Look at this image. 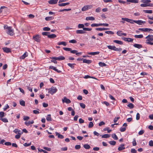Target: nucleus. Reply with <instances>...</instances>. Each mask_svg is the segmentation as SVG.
Segmentation results:
<instances>
[{
  "label": "nucleus",
  "instance_id": "27",
  "mask_svg": "<svg viewBox=\"0 0 153 153\" xmlns=\"http://www.w3.org/2000/svg\"><path fill=\"white\" fill-rule=\"evenodd\" d=\"M95 18L92 16H88L87 17V21L88 20H91L93 21L94 20Z\"/></svg>",
  "mask_w": 153,
  "mask_h": 153
},
{
  "label": "nucleus",
  "instance_id": "40",
  "mask_svg": "<svg viewBox=\"0 0 153 153\" xmlns=\"http://www.w3.org/2000/svg\"><path fill=\"white\" fill-rule=\"evenodd\" d=\"M50 33V32H45L42 33V34L43 36H48V35Z\"/></svg>",
  "mask_w": 153,
  "mask_h": 153
},
{
  "label": "nucleus",
  "instance_id": "23",
  "mask_svg": "<svg viewBox=\"0 0 153 153\" xmlns=\"http://www.w3.org/2000/svg\"><path fill=\"white\" fill-rule=\"evenodd\" d=\"M128 2H130L132 3H136L138 2V0H126Z\"/></svg>",
  "mask_w": 153,
  "mask_h": 153
},
{
  "label": "nucleus",
  "instance_id": "4",
  "mask_svg": "<svg viewBox=\"0 0 153 153\" xmlns=\"http://www.w3.org/2000/svg\"><path fill=\"white\" fill-rule=\"evenodd\" d=\"M41 36L38 34L33 36V39L37 42H40V41Z\"/></svg>",
  "mask_w": 153,
  "mask_h": 153
},
{
  "label": "nucleus",
  "instance_id": "12",
  "mask_svg": "<svg viewBox=\"0 0 153 153\" xmlns=\"http://www.w3.org/2000/svg\"><path fill=\"white\" fill-rule=\"evenodd\" d=\"M2 49L4 52L6 53H8L11 51L10 49L7 47L3 48Z\"/></svg>",
  "mask_w": 153,
  "mask_h": 153
},
{
  "label": "nucleus",
  "instance_id": "49",
  "mask_svg": "<svg viewBox=\"0 0 153 153\" xmlns=\"http://www.w3.org/2000/svg\"><path fill=\"white\" fill-rule=\"evenodd\" d=\"M4 116V113L3 111L0 112V117L1 118H2Z\"/></svg>",
  "mask_w": 153,
  "mask_h": 153
},
{
  "label": "nucleus",
  "instance_id": "60",
  "mask_svg": "<svg viewBox=\"0 0 153 153\" xmlns=\"http://www.w3.org/2000/svg\"><path fill=\"white\" fill-rule=\"evenodd\" d=\"M149 145L150 146H153V141L152 140H151L149 141Z\"/></svg>",
  "mask_w": 153,
  "mask_h": 153
},
{
  "label": "nucleus",
  "instance_id": "18",
  "mask_svg": "<svg viewBox=\"0 0 153 153\" xmlns=\"http://www.w3.org/2000/svg\"><path fill=\"white\" fill-rule=\"evenodd\" d=\"M107 46L109 49L115 51L116 47L114 46L107 45Z\"/></svg>",
  "mask_w": 153,
  "mask_h": 153
},
{
  "label": "nucleus",
  "instance_id": "31",
  "mask_svg": "<svg viewBox=\"0 0 153 153\" xmlns=\"http://www.w3.org/2000/svg\"><path fill=\"white\" fill-rule=\"evenodd\" d=\"M143 11L145 13H152V12L151 10H143Z\"/></svg>",
  "mask_w": 153,
  "mask_h": 153
},
{
  "label": "nucleus",
  "instance_id": "43",
  "mask_svg": "<svg viewBox=\"0 0 153 153\" xmlns=\"http://www.w3.org/2000/svg\"><path fill=\"white\" fill-rule=\"evenodd\" d=\"M122 30H119L117 32V35L121 36H122Z\"/></svg>",
  "mask_w": 153,
  "mask_h": 153
},
{
  "label": "nucleus",
  "instance_id": "37",
  "mask_svg": "<svg viewBox=\"0 0 153 153\" xmlns=\"http://www.w3.org/2000/svg\"><path fill=\"white\" fill-rule=\"evenodd\" d=\"M127 106L130 109H132L134 107V105L131 103H130L127 105Z\"/></svg>",
  "mask_w": 153,
  "mask_h": 153
},
{
  "label": "nucleus",
  "instance_id": "62",
  "mask_svg": "<svg viewBox=\"0 0 153 153\" xmlns=\"http://www.w3.org/2000/svg\"><path fill=\"white\" fill-rule=\"evenodd\" d=\"M38 150L39 152H43L44 153H48V152L46 151L45 150H44L43 149H38Z\"/></svg>",
  "mask_w": 153,
  "mask_h": 153
},
{
  "label": "nucleus",
  "instance_id": "51",
  "mask_svg": "<svg viewBox=\"0 0 153 153\" xmlns=\"http://www.w3.org/2000/svg\"><path fill=\"white\" fill-rule=\"evenodd\" d=\"M30 119V117L27 116H24L23 120H27Z\"/></svg>",
  "mask_w": 153,
  "mask_h": 153
},
{
  "label": "nucleus",
  "instance_id": "46",
  "mask_svg": "<svg viewBox=\"0 0 153 153\" xmlns=\"http://www.w3.org/2000/svg\"><path fill=\"white\" fill-rule=\"evenodd\" d=\"M94 126V124L92 122H89L88 125V127L89 128H92Z\"/></svg>",
  "mask_w": 153,
  "mask_h": 153
},
{
  "label": "nucleus",
  "instance_id": "53",
  "mask_svg": "<svg viewBox=\"0 0 153 153\" xmlns=\"http://www.w3.org/2000/svg\"><path fill=\"white\" fill-rule=\"evenodd\" d=\"M80 105V107L83 108H85V104L82 103H79Z\"/></svg>",
  "mask_w": 153,
  "mask_h": 153
},
{
  "label": "nucleus",
  "instance_id": "24",
  "mask_svg": "<svg viewBox=\"0 0 153 153\" xmlns=\"http://www.w3.org/2000/svg\"><path fill=\"white\" fill-rule=\"evenodd\" d=\"M70 3L69 2H67L65 3H62L59 4L58 5L60 7L65 6L66 5L69 4Z\"/></svg>",
  "mask_w": 153,
  "mask_h": 153
},
{
  "label": "nucleus",
  "instance_id": "21",
  "mask_svg": "<svg viewBox=\"0 0 153 153\" xmlns=\"http://www.w3.org/2000/svg\"><path fill=\"white\" fill-rule=\"evenodd\" d=\"M55 134L57 136L58 138L60 139H63L64 138V136L63 135L60 134L57 132H56Z\"/></svg>",
  "mask_w": 153,
  "mask_h": 153
},
{
  "label": "nucleus",
  "instance_id": "59",
  "mask_svg": "<svg viewBox=\"0 0 153 153\" xmlns=\"http://www.w3.org/2000/svg\"><path fill=\"white\" fill-rule=\"evenodd\" d=\"M84 25L82 24H79L78 25V27L79 28L84 27Z\"/></svg>",
  "mask_w": 153,
  "mask_h": 153
},
{
  "label": "nucleus",
  "instance_id": "7",
  "mask_svg": "<svg viewBox=\"0 0 153 153\" xmlns=\"http://www.w3.org/2000/svg\"><path fill=\"white\" fill-rule=\"evenodd\" d=\"M139 30L142 31L144 32H150L153 31V30L148 28H140L139 29Z\"/></svg>",
  "mask_w": 153,
  "mask_h": 153
},
{
  "label": "nucleus",
  "instance_id": "36",
  "mask_svg": "<svg viewBox=\"0 0 153 153\" xmlns=\"http://www.w3.org/2000/svg\"><path fill=\"white\" fill-rule=\"evenodd\" d=\"M91 26L92 27H98L99 26H101V25H100V24H92L91 25Z\"/></svg>",
  "mask_w": 153,
  "mask_h": 153
},
{
  "label": "nucleus",
  "instance_id": "16",
  "mask_svg": "<svg viewBox=\"0 0 153 153\" xmlns=\"http://www.w3.org/2000/svg\"><path fill=\"white\" fill-rule=\"evenodd\" d=\"M133 46L138 49H140L142 48V46L141 45L137 44H134L133 45Z\"/></svg>",
  "mask_w": 153,
  "mask_h": 153
},
{
  "label": "nucleus",
  "instance_id": "63",
  "mask_svg": "<svg viewBox=\"0 0 153 153\" xmlns=\"http://www.w3.org/2000/svg\"><path fill=\"white\" fill-rule=\"evenodd\" d=\"M120 118V117H115L114 120V122L115 123H116Z\"/></svg>",
  "mask_w": 153,
  "mask_h": 153
},
{
  "label": "nucleus",
  "instance_id": "56",
  "mask_svg": "<svg viewBox=\"0 0 153 153\" xmlns=\"http://www.w3.org/2000/svg\"><path fill=\"white\" fill-rule=\"evenodd\" d=\"M43 149L48 151H50L51 150V149L50 148H48L46 147H43Z\"/></svg>",
  "mask_w": 153,
  "mask_h": 153
},
{
  "label": "nucleus",
  "instance_id": "47",
  "mask_svg": "<svg viewBox=\"0 0 153 153\" xmlns=\"http://www.w3.org/2000/svg\"><path fill=\"white\" fill-rule=\"evenodd\" d=\"M71 10V9H65L62 10H59V12H62L64 11H68Z\"/></svg>",
  "mask_w": 153,
  "mask_h": 153
},
{
  "label": "nucleus",
  "instance_id": "8",
  "mask_svg": "<svg viewBox=\"0 0 153 153\" xmlns=\"http://www.w3.org/2000/svg\"><path fill=\"white\" fill-rule=\"evenodd\" d=\"M83 30H77L76 32L77 34H82L85 33V31H86V27H83Z\"/></svg>",
  "mask_w": 153,
  "mask_h": 153
},
{
  "label": "nucleus",
  "instance_id": "50",
  "mask_svg": "<svg viewBox=\"0 0 153 153\" xmlns=\"http://www.w3.org/2000/svg\"><path fill=\"white\" fill-rule=\"evenodd\" d=\"M109 128L108 127L104 129V131H107V132L108 133H110L111 131V130L109 129Z\"/></svg>",
  "mask_w": 153,
  "mask_h": 153
},
{
  "label": "nucleus",
  "instance_id": "25",
  "mask_svg": "<svg viewBox=\"0 0 153 153\" xmlns=\"http://www.w3.org/2000/svg\"><path fill=\"white\" fill-rule=\"evenodd\" d=\"M113 42L114 43H117V44H119L120 45H123V42L120 40H114L113 41Z\"/></svg>",
  "mask_w": 153,
  "mask_h": 153
},
{
  "label": "nucleus",
  "instance_id": "14",
  "mask_svg": "<svg viewBox=\"0 0 153 153\" xmlns=\"http://www.w3.org/2000/svg\"><path fill=\"white\" fill-rule=\"evenodd\" d=\"M13 132L16 134L18 133V134H22L23 133V132L21 130L18 129H15L13 131Z\"/></svg>",
  "mask_w": 153,
  "mask_h": 153
},
{
  "label": "nucleus",
  "instance_id": "9",
  "mask_svg": "<svg viewBox=\"0 0 153 153\" xmlns=\"http://www.w3.org/2000/svg\"><path fill=\"white\" fill-rule=\"evenodd\" d=\"M62 102L63 103L65 102L67 104L70 103L71 102V100L69 99H67L66 97H64L63 99H62Z\"/></svg>",
  "mask_w": 153,
  "mask_h": 153
},
{
  "label": "nucleus",
  "instance_id": "35",
  "mask_svg": "<svg viewBox=\"0 0 153 153\" xmlns=\"http://www.w3.org/2000/svg\"><path fill=\"white\" fill-rule=\"evenodd\" d=\"M134 37L135 38H141L143 37V36L142 34H140L139 35H135L134 36Z\"/></svg>",
  "mask_w": 153,
  "mask_h": 153
},
{
  "label": "nucleus",
  "instance_id": "42",
  "mask_svg": "<svg viewBox=\"0 0 153 153\" xmlns=\"http://www.w3.org/2000/svg\"><path fill=\"white\" fill-rule=\"evenodd\" d=\"M99 65L101 67L105 66H106V64L104 63H103L101 62H100L99 63Z\"/></svg>",
  "mask_w": 153,
  "mask_h": 153
},
{
  "label": "nucleus",
  "instance_id": "10",
  "mask_svg": "<svg viewBox=\"0 0 153 153\" xmlns=\"http://www.w3.org/2000/svg\"><path fill=\"white\" fill-rule=\"evenodd\" d=\"M77 51L76 50H72L71 49V50L70 52L71 53H75L76 54V55L77 56H79L80 55H81L82 54V53L81 52H77Z\"/></svg>",
  "mask_w": 153,
  "mask_h": 153
},
{
  "label": "nucleus",
  "instance_id": "1",
  "mask_svg": "<svg viewBox=\"0 0 153 153\" xmlns=\"http://www.w3.org/2000/svg\"><path fill=\"white\" fill-rule=\"evenodd\" d=\"M4 29L7 34L11 36L14 34V30L13 29H12L11 27H8L6 25L4 26Z\"/></svg>",
  "mask_w": 153,
  "mask_h": 153
},
{
  "label": "nucleus",
  "instance_id": "11",
  "mask_svg": "<svg viewBox=\"0 0 153 153\" xmlns=\"http://www.w3.org/2000/svg\"><path fill=\"white\" fill-rule=\"evenodd\" d=\"M125 144H120L118 148V150L119 151H121L125 149V148L124 147Z\"/></svg>",
  "mask_w": 153,
  "mask_h": 153
},
{
  "label": "nucleus",
  "instance_id": "61",
  "mask_svg": "<svg viewBox=\"0 0 153 153\" xmlns=\"http://www.w3.org/2000/svg\"><path fill=\"white\" fill-rule=\"evenodd\" d=\"M69 42L73 43H75L76 42V41L75 39H72L70 40L69 41Z\"/></svg>",
  "mask_w": 153,
  "mask_h": 153
},
{
  "label": "nucleus",
  "instance_id": "58",
  "mask_svg": "<svg viewBox=\"0 0 153 153\" xmlns=\"http://www.w3.org/2000/svg\"><path fill=\"white\" fill-rule=\"evenodd\" d=\"M140 118V115L139 113H137L136 116V119L137 120H139Z\"/></svg>",
  "mask_w": 153,
  "mask_h": 153
},
{
  "label": "nucleus",
  "instance_id": "20",
  "mask_svg": "<svg viewBox=\"0 0 153 153\" xmlns=\"http://www.w3.org/2000/svg\"><path fill=\"white\" fill-rule=\"evenodd\" d=\"M27 53L26 52L22 56H20V59H24L26 57H27Z\"/></svg>",
  "mask_w": 153,
  "mask_h": 153
},
{
  "label": "nucleus",
  "instance_id": "45",
  "mask_svg": "<svg viewBox=\"0 0 153 153\" xmlns=\"http://www.w3.org/2000/svg\"><path fill=\"white\" fill-rule=\"evenodd\" d=\"M105 33L108 34H110L111 35H113L114 34L113 32L111 31H105Z\"/></svg>",
  "mask_w": 153,
  "mask_h": 153
},
{
  "label": "nucleus",
  "instance_id": "15",
  "mask_svg": "<svg viewBox=\"0 0 153 153\" xmlns=\"http://www.w3.org/2000/svg\"><path fill=\"white\" fill-rule=\"evenodd\" d=\"M58 0H50L48 1V3L51 4H53L57 3Z\"/></svg>",
  "mask_w": 153,
  "mask_h": 153
},
{
  "label": "nucleus",
  "instance_id": "55",
  "mask_svg": "<svg viewBox=\"0 0 153 153\" xmlns=\"http://www.w3.org/2000/svg\"><path fill=\"white\" fill-rule=\"evenodd\" d=\"M9 108V106L8 105V104H7L6 106H5V107L3 108V110L4 111H6L7 109Z\"/></svg>",
  "mask_w": 153,
  "mask_h": 153
},
{
  "label": "nucleus",
  "instance_id": "39",
  "mask_svg": "<svg viewBox=\"0 0 153 153\" xmlns=\"http://www.w3.org/2000/svg\"><path fill=\"white\" fill-rule=\"evenodd\" d=\"M0 120L4 123L8 122V120L6 118H0Z\"/></svg>",
  "mask_w": 153,
  "mask_h": 153
},
{
  "label": "nucleus",
  "instance_id": "5",
  "mask_svg": "<svg viewBox=\"0 0 153 153\" xmlns=\"http://www.w3.org/2000/svg\"><path fill=\"white\" fill-rule=\"evenodd\" d=\"M51 59H54L55 60H57L59 61H60L61 60H64L65 59V57L62 56H60L59 57H50V58Z\"/></svg>",
  "mask_w": 153,
  "mask_h": 153
},
{
  "label": "nucleus",
  "instance_id": "57",
  "mask_svg": "<svg viewBox=\"0 0 153 153\" xmlns=\"http://www.w3.org/2000/svg\"><path fill=\"white\" fill-rule=\"evenodd\" d=\"M63 50H65L66 51H71V48H63Z\"/></svg>",
  "mask_w": 153,
  "mask_h": 153
},
{
  "label": "nucleus",
  "instance_id": "28",
  "mask_svg": "<svg viewBox=\"0 0 153 153\" xmlns=\"http://www.w3.org/2000/svg\"><path fill=\"white\" fill-rule=\"evenodd\" d=\"M141 2L145 4H149V3L151 2L150 0H142Z\"/></svg>",
  "mask_w": 153,
  "mask_h": 153
},
{
  "label": "nucleus",
  "instance_id": "38",
  "mask_svg": "<svg viewBox=\"0 0 153 153\" xmlns=\"http://www.w3.org/2000/svg\"><path fill=\"white\" fill-rule=\"evenodd\" d=\"M142 21L141 20H136L135 21V23H136L139 25H142Z\"/></svg>",
  "mask_w": 153,
  "mask_h": 153
},
{
  "label": "nucleus",
  "instance_id": "34",
  "mask_svg": "<svg viewBox=\"0 0 153 153\" xmlns=\"http://www.w3.org/2000/svg\"><path fill=\"white\" fill-rule=\"evenodd\" d=\"M110 137V135L108 134H104L102 136V138H109Z\"/></svg>",
  "mask_w": 153,
  "mask_h": 153
},
{
  "label": "nucleus",
  "instance_id": "32",
  "mask_svg": "<svg viewBox=\"0 0 153 153\" xmlns=\"http://www.w3.org/2000/svg\"><path fill=\"white\" fill-rule=\"evenodd\" d=\"M46 120L48 121H51V115L50 114H48L46 117Z\"/></svg>",
  "mask_w": 153,
  "mask_h": 153
},
{
  "label": "nucleus",
  "instance_id": "33",
  "mask_svg": "<svg viewBox=\"0 0 153 153\" xmlns=\"http://www.w3.org/2000/svg\"><path fill=\"white\" fill-rule=\"evenodd\" d=\"M53 19V18L52 16H48L46 17L45 20L46 21H50L52 20Z\"/></svg>",
  "mask_w": 153,
  "mask_h": 153
},
{
  "label": "nucleus",
  "instance_id": "3",
  "mask_svg": "<svg viewBox=\"0 0 153 153\" xmlns=\"http://www.w3.org/2000/svg\"><path fill=\"white\" fill-rule=\"evenodd\" d=\"M48 90V93L52 95L56 93L57 91V89L56 88L53 86L49 88Z\"/></svg>",
  "mask_w": 153,
  "mask_h": 153
},
{
  "label": "nucleus",
  "instance_id": "30",
  "mask_svg": "<svg viewBox=\"0 0 153 153\" xmlns=\"http://www.w3.org/2000/svg\"><path fill=\"white\" fill-rule=\"evenodd\" d=\"M112 137L114 140H116L118 139L117 137L115 134H112Z\"/></svg>",
  "mask_w": 153,
  "mask_h": 153
},
{
  "label": "nucleus",
  "instance_id": "2",
  "mask_svg": "<svg viewBox=\"0 0 153 153\" xmlns=\"http://www.w3.org/2000/svg\"><path fill=\"white\" fill-rule=\"evenodd\" d=\"M153 36L152 35H148L146 37L145 39H147L146 43V44L150 45H153Z\"/></svg>",
  "mask_w": 153,
  "mask_h": 153
},
{
  "label": "nucleus",
  "instance_id": "52",
  "mask_svg": "<svg viewBox=\"0 0 153 153\" xmlns=\"http://www.w3.org/2000/svg\"><path fill=\"white\" fill-rule=\"evenodd\" d=\"M133 39L130 38H128L127 40H126V41L128 42H132L133 41Z\"/></svg>",
  "mask_w": 153,
  "mask_h": 153
},
{
  "label": "nucleus",
  "instance_id": "44",
  "mask_svg": "<svg viewBox=\"0 0 153 153\" xmlns=\"http://www.w3.org/2000/svg\"><path fill=\"white\" fill-rule=\"evenodd\" d=\"M109 143L111 145L114 146L116 144V142L114 141H109Z\"/></svg>",
  "mask_w": 153,
  "mask_h": 153
},
{
  "label": "nucleus",
  "instance_id": "22",
  "mask_svg": "<svg viewBox=\"0 0 153 153\" xmlns=\"http://www.w3.org/2000/svg\"><path fill=\"white\" fill-rule=\"evenodd\" d=\"M100 53V52L98 51L95 52H92L88 53L89 55H97L99 54Z\"/></svg>",
  "mask_w": 153,
  "mask_h": 153
},
{
  "label": "nucleus",
  "instance_id": "64",
  "mask_svg": "<svg viewBox=\"0 0 153 153\" xmlns=\"http://www.w3.org/2000/svg\"><path fill=\"white\" fill-rule=\"evenodd\" d=\"M132 153H136L137 151L134 149H132L131 151Z\"/></svg>",
  "mask_w": 153,
  "mask_h": 153
},
{
  "label": "nucleus",
  "instance_id": "54",
  "mask_svg": "<svg viewBox=\"0 0 153 153\" xmlns=\"http://www.w3.org/2000/svg\"><path fill=\"white\" fill-rule=\"evenodd\" d=\"M132 144L133 146H135L137 145V143L136 141V140L135 138L133 139V141L132 142Z\"/></svg>",
  "mask_w": 153,
  "mask_h": 153
},
{
  "label": "nucleus",
  "instance_id": "26",
  "mask_svg": "<svg viewBox=\"0 0 153 153\" xmlns=\"http://www.w3.org/2000/svg\"><path fill=\"white\" fill-rule=\"evenodd\" d=\"M57 44L59 45H62L65 46H66V43L65 42H59L57 43Z\"/></svg>",
  "mask_w": 153,
  "mask_h": 153
},
{
  "label": "nucleus",
  "instance_id": "41",
  "mask_svg": "<svg viewBox=\"0 0 153 153\" xmlns=\"http://www.w3.org/2000/svg\"><path fill=\"white\" fill-rule=\"evenodd\" d=\"M75 64H71V63H68L67 65L70 67L71 68H74V65H75Z\"/></svg>",
  "mask_w": 153,
  "mask_h": 153
},
{
  "label": "nucleus",
  "instance_id": "13",
  "mask_svg": "<svg viewBox=\"0 0 153 153\" xmlns=\"http://www.w3.org/2000/svg\"><path fill=\"white\" fill-rule=\"evenodd\" d=\"M152 4H140V6L141 7H152Z\"/></svg>",
  "mask_w": 153,
  "mask_h": 153
},
{
  "label": "nucleus",
  "instance_id": "17",
  "mask_svg": "<svg viewBox=\"0 0 153 153\" xmlns=\"http://www.w3.org/2000/svg\"><path fill=\"white\" fill-rule=\"evenodd\" d=\"M34 122L33 120H32L31 121H26L25 123L27 126H29L31 124H32L34 123Z\"/></svg>",
  "mask_w": 153,
  "mask_h": 153
},
{
  "label": "nucleus",
  "instance_id": "6",
  "mask_svg": "<svg viewBox=\"0 0 153 153\" xmlns=\"http://www.w3.org/2000/svg\"><path fill=\"white\" fill-rule=\"evenodd\" d=\"M122 20L123 21H126L127 22H130L131 24H133L134 23H135V21H136L127 18H122Z\"/></svg>",
  "mask_w": 153,
  "mask_h": 153
},
{
  "label": "nucleus",
  "instance_id": "48",
  "mask_svg": "<svg viewBox=\"0 0 153 153\" xmlns=\"http://www.w3.org/2000/svg\"><path fill=\"white\" fill-rule=\"evenodd\" d=\"M43 30L44 31H48L50 30L51 29L49 27H44L43 28Z\"/></svg>",
  "mask_w": 153,
  "mask_h": 153
},
{
  "label": "nucleus",
  "instance_id": "29",
  "mask_svg": "<svg viewBox=\"0 0 153 153\" xmlns=\"http://www.w3.org/2000/svg\"><path fill=\"white\" fill-rule=\"evenodd\" d=\"M19 103L20 105L22 106H25V102L23 100H20Z\"/></svg>",
  "mask_w": 153,
  "mask_h": 153
},
{
  "label": "nucleus",
  "instance_id": "19",
  "mask_svg": "<svg viewBox=\"0 0 153 153\" xmlns=\"http://www.w3.org/2000/svg\"><path fill=\"white\" fill-rule=\"evenodd\" d=\"M56 36L55 34H49V35H48V37L49 38L51 39H53L54 38H56Z\"/></svg>",
  "mask_w": 153,
  "mask_h": 153
}]
</instances>
